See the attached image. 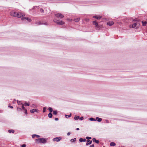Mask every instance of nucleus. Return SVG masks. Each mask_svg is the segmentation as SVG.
<instances>
[{
	"instance_id": "15",
	"label": "nucleus",
	"mask_w": 147,
	"mask_h": 147,
	"mask_svg": "<svg viewBox=\"0 0 147 147\" xmlns=\"http://www.w3.org/2000/svg\"><path fill=\"white\" fill-rule=\"evenodd\" d=\"M96 120L98 122H100L102 120V119L101 118H99L98 117H96Z\"/></svg>"
},
{
	"instance_id": "42",
	"label": "nucleus",
	"mask_w": 147,
	"mask_h": 147,
	"mask_svg": "<svg viewBox=\"0 0 147 147\" xmlns=\"http://www.w3.org/2000/svg\"><path fill=\"white\" fill-rule=\"evenodd\" d=\"M86 141V139H83V142H85Z\"/></svg>"
},
{
	"instance_id": "31",
	"label": "nucleus",
	"mask_w": 147,
	"mask_h": 147,
	"mask_svg": "<svg viewBox=\"0 0 147 147\" xmlns=\"http://www.w3.org/2000/svg\"><path fill=\"white\" fill-rule=\"evenodd\" d=\"M40 11L42 13H43L44 12V10L42 8H41L40 9Z\"/></svg>"
},
{
	"instance_id": "18",
	"label": "nucleus",
	"mask_w": 147,
	"mask_h": 147,
	"mask_svg": "<svg viewBox=\"0 0 147 147\" xmlns=\"http://www.w3.org/2000/svg\"><path fill=\"white\" fill-rule=\"evenodd\" d=\"M8 132L9 133H14V131L13 129L9 130L8 131Z\"/></svg>"
},
{
	"instance_id": "27",
	"label": "nucleus",
	"mask_w": 147,
	"mask_h": 147,
	"mask_svg": "<svg viewBox=\"0 0 147 147\" xmlns=\"http://www.w3.org/2000/svg\"><path fill=\"white\" fill-rule=\"evenodd\" d=\"M49 111L50 112V113H51L53 111V109L51 107H49Z\"/></svg>"
},
{
	"instance_id": "34",
	"label": "nucleus",
	"mask_w": 147,
	"mask_h": 147,
	"mask_svg": "<svg viewBox=\"0 0 147 147\" xmlns=\"http://www.w3.org/2000/svg\"><path fill=\"white\" fill-rule=\"evenodd\" d=\"M86 138L87 139L89 140V139H91V138L89 137H86Z\"/></svg>"
},
{
	"instance_id": "12",
	"label": "nucleus",
	"mask_w": 147,
	"mask_h": 147,
	"mask_svg": "<svg viewBox=\"0 0 147 147\" xmlns=\"http://www.w3.org/2000/svg\"><path fill=\"white\" fill-rule=\"evenodd\" d=\"M92 141L93 142H95L97 144L99 143V141L98 140H96L95 138H93L92 139Z\"/></svg>"
},
{
	"instance_id": "46",
	"label": "nucleus",
	"mask_w": 147,
	"mask_h": 147,
	"mask_svg": "<svg viewBox=\"0 0 147 147\" xmlns=\"http://www.w3.org/2000/svg\"><path fill=\"white\" fill-rule=\"evenodd\" d=\"M133 21H137V20H134Z\"/></svg>"
},
{
	"instance_id": "1",
	"label": "nucleus",
	"mask_w": 147,
	"mask_h": 147,
	"mask_svg": "<svg viewBox=\"0 0 147 147\" xmlns=\"http://www.w3.org/2000/svg\"><path fill=\"white\" fill-rule=\"evenodd\" d=\"M36 141L37 144L45 143L47 142L46 140L44 138L37 139L36 140Z\"/></svg>"
},
{
	"instance_id": "7",
	"label": "nucleus",
	"mask_w": 147,
	"mask_h": 147,
	"mask_svg": "<svg viewBox=\"0 0 147 147\" xmlns=\"http://www.w3.org/2000/svg\"><path fill=\"white\" fill-rule=\"evenodd\" d=\"M93 24L95 25L96 27L99 28V26H98V23L96 21H93Z\"/></svg>"
},
{
	"instance_id": "38",
	"label": "nucleus",
	"mask_w": 147,
	"mask_h": 147,
	"mask_svg": "<svg viewBox=\"0 0 147 147\" xmlns=\"http://www.w3.org/2000/svg\"><path fill=\"white\" fill-rule=\"evenodd\" d=\"M94 147V144H92L90 146V147Z\"/></svg>"
},
{
	"instance_id": "39",
	"label": "nucleus",
	"mask_w": 147,
	"mask_h": 147,
	"mask_svg": "<svg viewBox=\"0 0 147 147\" xmlns=\"http://www.w3.org/2000/svg\"><path fill=\"white\" fill-rule=\"evenodd\" d=\"M25 113L27 114V110L26 109H25Z\"/></svg>"
},
{
	"instance_id": "48",
	"label": "nucleus",
	"mask_w": 147,
	"mask_h": 147,
	"mask_svg": "<svg viewBox=\"0 0 147 147\" xmlns=\"http://www.w3.org/2000/svg\"><path fill=\"white\" fill-rule=\"evenodd\" d=\"M103 147H105V146H103Z\"/></svg>"
},
{
	"instance_id": "35",
	"label": "nucleus",
	"mask_w": 147,
	"mask_h": 147,
	"mask_svg": "<svg viewBox=\"0 0 147 147\" xmlns=\"http://www.w3.org/2000/svg\"><path fill=\"white\" fill-rule=\"evenodd\" d=\"M46 111V108L45 107H44L43 108V112H45Z\"/></svg>"
},
{
	"instance_id": "11",
	"label": "nucleus",
	"mask_w": 147,
	"mask_h": 147,
	"mask_svg": "<svg viewBox=\"0 0 147 147\" xmlns=\"http://www.w3.org/2000/svg\"><path fill=\"white\" fill-rule=\"evenodd\" d=\"M23 16V15L20 13H17L16 16L18 18H21L22 16Z\"/></svg>"
},
{
	"instance_id": "26",
	"label": "nucleus",
	"mask_w": 147,
	"mask_h": 147,
	"mask_svg": "<svg viewBox=\"0 0 147 147\" xmlns=\"http://www.w3.org/2000/svg\"><path fill=\"white\" fill-rule=\"evenodd\" d=\"M65 116L66 118H68L69 117H70L71 116V114H70L69 115H65Z\"/></svg>"
},
{
	"instance_id": "6",
	"label": "nucleus",
	"mask_w": 147,
	"mask_h": 147,
	"mask_svg": "<svg viewBox=\"0 0 147 147\" xmlns=\"http://www.w3.org/2000/svg\"><path fill=\"white\" fill-rule=\"evenodd\" d=\"M26 20L27 21H28L29 22H30L31 21V19H30L28 17H23L22 18V20Z\"/></svg>"
},
{
	"instance_id": "30",
	"label": "nucleus",
	"mask_w": 147,
	"mask_h": 147,
	"mask_svg": "<svg viewBox=\"0 0 147 147\" xmlns=\"http://www.w3.org/2000/svg\"><path fill=\"white\" fill-rule=\"evenodd\" d=\"M17 103L18 104L20 105V104H22V103H21V102L20 101H18V100H17Z\"/></svg>"
},
{
	"instance_id": "28",
	"label": "nucleus",
	"mask_w": 147,
	"mask_h": 147,
	"mask_svg": "<svg viewBox=\"0 0 147 147\" xmlns=\"http://www.w3.org/2000/svg\"><path fill=\"white\" fill-rule=\"evenodd\" d=\"M24 105L25 106H29L30 105L27 102H25Z\"/></svg>"
},
{
	"instance_id": "47",
	"label": "nucleus",
	"mask_w": 147,
	"mask_h": 147,
	"mask_svg": "<svg viewBox=\"0 0 147 147\" xmlns=\"http://www.w3.org/2000/svg\"><path fill=\"white\" fill-rule=\"evenodd\" d=\"M88 19H87V20H86V21H88Z\"/></svg>"
},
{
	"instance_id": "19",
	"label": "nucleus",
	"mask_w": 147,
	"mask_h": 147,
	"mask_svg": "<svg viewBox=\"0 0 147 147\" xmlns=\"http://www.w3.org/2000/svg\"><path fill=\"white\" fill-rule=\"evenodd\" d=\"M115 143L113 142H111L110 144V145L111 146H115Z\"/></svg>"
},
{
	"instance_id": "14",
	"label": "nucleus",
	"mask_w": 147,
	"mask_h": 147,
	"mask_svg": "<svg viewBox=\"0 0 147 147\" xmlns=\"http://www.w3.org/2000/svg\"><path fill=\"white\" fill-rule=\"evenodd\" d=\"M30 111L31 113H33L35 112H37L38 111L36 109H33L32 110H30Z\"/></svg>"
},
{
	"instance_id": "9",
	"label": "nucleus",
	"mask_w": 147,
	"mask_h": 147,
	"mask_svg": "<svg viewBox=\"0 0 147 147\" xmlns=\"http://www.w3.org/2000/svg\"><path fill=\"white\" fill-rule=\"evenodd\" d=\"M114 22L113 21L109 22L107 23V25L110 26H111L113 25Z\"/></svg>"
},
{
	"instance_id": "10",
	"label": "nucleus",
	"mask_w": 147,
	"mask_h": 147,
	"mask_svg": "<svg viewBox=\"0 0 147 147\" xmlns=\"http://www.w3.org/2000/svg\"><path fill=\"white\" fill-rule=\"evenodd\" d=\"M87 143L86 144V145H88L89 144H90L92 142V141L91 140H87Z\"/></svg>"
},
{
	"instance_id": "29",
	"label": "nucleus",
	"mask_w": 147,
	"mask_h": 147,
	"mask_svg": "<svg viewBox=\"0 0 147 147\" xmlns=\"http://www.w3.org/2000/svg\"><path fill=\"white\" fill-rule=\"evenodd\" d=\"M89 120L91 121H96V120L93 118H90L89 119Z\"/></svg>"
},
{
	"instance_id": "32",
	"label": "nucleus",
	"mask_w": 147,
	"mask_h": 147,
	"mask_svg": "<svg viewBox=\"0 0 147 147\" xmlns=\"http://www.w3.org/2000/svg\"><path fill=\"white\" fill-rule=\"evenodd\" d=\"M79 141L80 142H83V139L82 138H80L79 139Z\"/></svg>"
},
{
	"instance_id": "8",
	"label": "nucleus",
	"mask_w": 147,
	"mask_h": 147,
	"mask_svg": "<svg viewBox=\"0 0 147 147\" xmlns=\"http://www.w3.org/2000/svg\"><path fill=\"white\" fill-rule=\"evenodd\" d=\"M10 14L11 16L15 17L16 16L17 13L16 12H11Z\"/></svg>"
},
{
	"instance_id": "3",
	"label": "nucleus",
	"mask_w": 147,
	"mask_h": 147,
	"mask_svg": "<svg viewBox=\"0 0 147 147\" xmlns=\"http://www.w3.org/2000/svg\"><path fill=\"white\" fill-rule=\"evenodd\" d=\"M140 24L138 22L134 23L132 25V27L133 28L137 29L139 26Z\"/></svg>"
},
{
	"instance_id": "45",
	"label": "nucleus",
	"mask_w": 147,
	"mask_h": 147,
	"mask_svg": "<svg viewBox=\"0 0 147 147\" xmlns=\"http://www.w3.org/2000/svg\"><path fill=\"white\" fill-rule=\"evenodd\" d=\"M17 109H18H18H19V110H21V109L20 108H17Z\"/></svg>"
},
{
	"instance_id": "25",
	"label": "nucleus",
	"mask_w": 147,
	"mask_h": 147,
	"mask_svg": "<svg viewBox=\"0 0 147 147\" xmlns=\"http://www.w3.org/2000/svg\"><path fill=\"white\" fill-rule=\"evenodd\" d=\"M35 24L37 25H40V24H42L40 23V22H37Z\"/></svg>"
},
{
	"instance_id": "5",
	"label": "nucleus",
	"mask_w": 147,
	"mask_h": 147,
	"mask_svg": "<svg viewBox=\"0 0 147 147\" xmlns=\"http://www.w3.org/2000/svg\"><path fill=\"white\" fill-rule=\"evenodd\" d=\"M61 139V137H56L53 139V140L54 141H56L57 142H58L60 141V140Z\"/></svg>"
},
{
	"instance_id": "24",
	"label": "nucleus",
	"mask_w": 147,
	"mask_h": 147,
	"mask_svg": "<svg viewBox=\"0 0 147 147\" xmlns=\"http://www.w3.org/2000/svg\"><path fill=\"white\" fill-rule=\"evenodd\" d=\"M57 111H53V114L54 115H56L57 114Z\"/></svg>"
},
{
	"instance_id": "21",
	"label": "nucleus",
	"mask_w": 147,
	"mask_h": 147,
	"mask_svg": "<svg viewBox=\"0 0 147 147\" xmlns=\"http://www.w3.org/2000/svg\"><path fill=\"white\" fill-rule=\"evenodd\" d=\"M48 116L50 118H51L52 117V114L51 113H49V114H48Z\"/></svg>"
},
{
	"instance_id": "43",
	"label": "nucleus",
	"mask_w": 147,
	"mask_h": 147,
	"mask_svg": "<svg viewBox=\"0 0 147 147\" xmlns=\"http://www.w3.org/2000/svg\"><path fill=\"white\" fill-rule=\"evenodd\" d=\"M70 134V132H68L67 133V135L68 136H69Z\"/></svg>"
},
{
	"instance_id": "20",
	"label": "nucleus",
	"mask_w": 147,
	"mask_h": 147,
	"mask_svg": "<svg viewBox=\"0 0 147 147\" xmlns=\"http://www.w3.org/2000/svg\"><path fill=\"white\" fill-rule=\"evenodd\" d=\"M142 23L143 26H145L147 24V22H144L142 21Z\"/></svg>"
},
{
	"instance_id": "37",
	"label": "nucleus",
	"mask_w": 147,
	"mask_h": 147,
	"mask_svg": "<svg viewBox=\"0 0 147 147\" xmlns=\"http://www.w3.org/2000/svg\"><path fill=\"white\" fill-rule=\"evenodd\" d=\"M80 120H82L83 119V117H81L79 119Z\"/></svg>"
},
{
	"instance_id": "4",
	"label": "nucleus",
	"mask_w": 147,
	"mask_h": 147,
	"mask_svg": "<svg viewBox=\"0 0 147 147\" xmlns=\"http://www.w3.org/2000/svg\"><path fill=\"white\" fill-rule=\"evenodd\" d=\"M56 17L60 18H62L64 17L63 15L61 13H58L55 15Z\"/></svg>"
},
{
	"instance_id": "22",
	"label": "nucleus",
	"mask_w": 147,
	"mask_h": 147,
	"mask_svg": "<svg viewBox=\"0 0 147 147\" xmlns=\"http://www.w3.org/2000/svg\"><path fill=\"white\" fill-rule=\"evenodd\" d=\"M76 138H74L73 139H71V140L70 141H71V142H75L76 141Z\"/></svg>"
},
{
	"instance_id": "13",
	"label": "nucleus",
	"mask_w": 147,
	"mask_h": 147,
	"mask_svg": "<svg viewBox=\"0 0 147 147\" xmlns=\"http://www.w3.org/2000/svg\"><path fill=\"white\" fill-rule=\"evenodd\" d=\"M93 18H95L99 20L100 19L102 18L101 16H93Z\"/></svg>"
},
{
	"instance_id": "2",
	"label": "nucleus",
	"mask_w": 147,
	"mask_h": 147,
	"mask_svg": "<svg viewBox=\"0 0 147 147\" xmlns=\"http://www.w3.org/2000/svg\"><path fill=\"white\" fill-rule=\"evenodd\" d=\"M54 22L56 23L59 25H63L65 24L64 22L59 20H57L56 19H54L53 20Z\"/></svg>"
},
{
	"instance_id": "16",
	"label": "nucleus",
	"mask_w": 147,
	"mask_h": 147,
	"mask_svg": "<svg viewBox=\"0 0 147 147\" xmlns=\"http://www.w3.org/2000/svg\"><path fill=\"white\" fill-rule=\"evenodd\" d=\"M35 137H36L37 138H39L40 137V136L38 135H37L36 134H34L32 135V138H34Z\"/></svg>"
},
{
	"instance_id": "41",
	"label": "nucleus",
	"mask_w": 147,
	"mask_h": 147,
	"mask_svg": "<svg viewBox=\"0 0 147 147\" xmlns=\"http://www.w3.org/2000/svg\"><path fill=\"white\" fill-rule=\"evenodd\" d=\"M8 107H9L11 109L13 108V107L12 106H10L9 105L8 106Z\"/></svg>"
},
{
	"instance_id": "33",
	"label": "nucleus",
	"mask_w": 147,
	"mask_h": 147,
	"mask_svg": "<svg viewBox=\"0 0 147 147\" xmlns=\"http://www.w3.org/2000/svg\"><path fill=\"white\" fill-rule=\"evenodd\" d=\"M24 105L23 104H22V109H23L24 110H25V108L24 107Z\"/></svg>"
},
{
	"instance_id": "17",
	"label": "nucleus",
	"mask_w": 147,
	"mask_h": 147,
	"mask_svg": "<svg viewBox=\"0 0 147 147\" xmlns=\"http://www.w3.org/2000/svg\"><path fill=\"white\" fill-rule=\"evenodd\" d=\"M80 20V18H78L74 19V20L76 22H78Z\"/></svg>"
},
{
	"instance_id": "23",
	"label": "nucleus",
	"mask_w": 147,
	"mask_h": 147,
	"mask_svg": "<svg viewBox=\"0 0 147 147\" xmlns=\"http://www.w3.org/2000/svg\"><path fill=\"white\" fill-rule=\"evenodd\" d=\"M74 119L76 120H77L78 119H80V117L79 116L77 117L75 116V117Z\"/></svg>"
},
{
	"instance_id": "44",
	"label": "nucleus",
	"mask_w": 147,
	"mask_h": 147,
	"mask_svg": "<svg viewBox=\"0 0 147 147\" xmlns=\"http://www.w3.org/2000/svg\"><path fill=\"white\" fill-rule=\"evenodd\" d=\"M76 130H79L80 129H79V128H77L76 129Z\"/></svg>"
},
{
	"instance_id": "40",
	"label": "nucleus",
	"mask_w": 147,
	"mask_h": 147,
	"mask_svg": "<svg viewBox=\"0 0 147 147\" xmlns=\"http://www.w3.org/2000/svg\"><path fill=\"white\" fill-rule=\"evenodd\" d=\"M55 121H58V119L57 118H55Z\"/></svg>"
},
{
	"instance_id": "36",
	"label": "nucleus",
	"mask_w": 147,
	"mask_h": 147,
	"mask_svg": "<svg viewBox=\"0 0 147 147\" xmlns=\"http://www.w3.org/2000/svg\"><path fill=\"white\" fill-rule=\"evenodd\" d=\"M22 147H26V145L25 144H23L21 146Z\"/></svg>"
}]
</instances>
